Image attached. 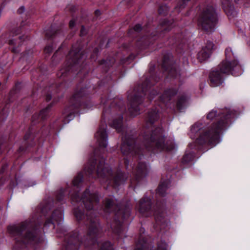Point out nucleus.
I'll return each instance as SVG.
<instances>
[{"label": "nucleus", "instance_id": "1", "mask_svg": "<svg viewBox=\"0 0 250 250\" xmlns=\"http://www.w3.org/2000/svg\"><path fill=\"white\" fill-rule=\"evenodd\" d=\"M83 176L81 173L76 175L70 186H68L65 189H61L57 195V199L61 201L64 195L68 194L72 203H80L83 205L87 210L86 213L87 232L86 236L80 241L79 233L72 232L65 236V250H78L80 245H83L85 248L92 250L96 246L97 239L101 237L102 229L98 219L92 210L96 207L99 201L98 195L96 193H91L87 189L80 198L78 192L82 183Z\"/></svg>", "mask_w": 250, "mask_h": 250}, {"label": "nucleus", "instance_id": "2", "mask_svg": "<svg viewBox=\"0 0 250 250\" xmlns=\"http://www.w3.org/2000/svg\"><path fill=\"white\" fill-rule=\"evenodd\" d=\"M158 118V109H153L148 112L145 132L139 137V140H143L141 146L139 139L135 140L133 134L126 132L123 135L121 150L124 155L140 158L143 155L145 148L153 152L163 150L169 151L172 149V146H168L165 143L162 128L156 127L153 125Z\"/></svg>", "mask_w": 250, "mask_h": 250}, {"label": "nucleus", "instance_id": "3", "mask_svg": "<svg viewBox=\"0 0 250 250\" xmlns=\"http://www.w3.org/2000/svg\"><path fill=\"white\" fill-rule=\"evenodd\" d=\"M235 115L230 109H213L207 116L208 120H216L208 127L201 123H196L191 127L190 136L195 139V144L199 146L206 145L215 146L220 141V134L226 129L229 120Z\"/></svg>", "mask_w": 250, "mask_h": 250}, {"label": "nucleus", "instance_id": "4", "mask_svg": "<svg viewBox=\"0 0 250 250\" xmlns=\"http://www.w3.org/2000/svg\"><path fill=\"white\" fill-rule=\"evenodd\" d=\"M84 170L86 174L95 177V174L103 182H107L115 188L124 184L127 179L126 175L120 169L113 172L109 166L105 164L104 159L100 157L89 160Z\"/></svg>", "mask_w": 250, "mask_h": 250}, {"label": "nucleus", "instance_id": "5", "mask_svg": "<svg viewBox=\"0 0 250 250\" xmlns=\"http://www.w3.org/2000/svg\"><path fill=\"white\" fill-rule=\"evenodd\" d=\"M7 230L15 237L16 244L20 248L37 242V228L35 221L27 220L17 224L10 225L8 227Z\"/></svg>", "mask_w": 250, "mask_h": 250}, {"label": "nucleus", "instance_id": "6", "mask_svg": "<svg viewBox=\"0 0 250 250\" xmlns=\"http://www.w3.org/2000/svg\"><path fill=\"white\" fill-rule=\"evenodd\" d=\"M153 80V77L146 79L141 86H139L134 90L132 93H128V111L132 116H135L139 114V105L142 103L144 97L146 95L147 92L150 91L147 97L149 100L153 99L154 96L157 95V91L154 89L151 90V85L154 83H150Z\"/></svg>", "mask_w": 250, "mask_h": 250}, {"label": "nucleus", "instance_id": "7", "mask_svg": "<svg viewBox=\"0 0 250 250\" xmlns=\"http://www.w3.org/2000/svg\"><path fill=\"white\" fill-rule=\"evenodd\" d=\"M217 22V13L214 7L208 6L201 13L198 25L207 33H211L215 30Z\"/></svg>", "mask_w": 250, "mask_h": 250}, {"label": "nucleus", "instance_id": "8", "mask_svg": "<svg viewBox=\"0 0 250 250\" xmlns=\"http://www.w3.org/2000/svg\"><path fill=\"white\" fill-rule=\"evenodd\" d=\"M226 59L219 65L221 71L225 73H231L235 76L242 73V67L237 61L232 48L228 47L225 50Z\"/></svg>", "mask_w": 250, "mask_h": 250}, {"label": "nucleus", "instance_id": "9", "mask_svg": "<svg viewBox=\"0 0 250 250\" xmlns=\"http://www.w3.org/2000/svg\"><path fill=\"white\" fill-rule=\"evenodd\" d=\"M84 57V55L83 54L82 52H80L79 48L75 49L73 46L67 57L69 60L67 62V66L66 68H62L57 73L58 77L59 78L65 77L66 73L70 70H73L77 64L81 62V60Z\"/></svg>", "mask_w": 250, "mask_h": 250}, {"label": "nucleus", "instance_id": "10", "mask_svg": "<svg viewBox=\"0 0 250 250\" xmlns=\"http://www.w3.org/2000/svg\"><path fill=\"white\" fill-rule=\"evenodd\" d=\"M156 208L151 206V199L147 197H144L139 202V210L140 212L146 216L154 215L156 221L159 223L161 222L162 215L160 214L161 209L157 207Z\"/></svg>", "mask_w": 250, "mask_h": 250}, {"label": "nucleus", "instance_id": "11", "mask_svg": "<svg viewBox=\"0 0 250 250\" xmlns=\"http://www.w3.org/2000/svg\"><path fill=\"white\" fill-rule=\"evenodd\" d=\"M105 211L110 212L112 210H116L118 209V211L116 214L118 218L120 215L122 216V218L124 219L127 218L130 213V208L127 206L123 209L121 208L115 204L114 200L113 199H107L105 201L104 208Z\"/></svg>", "mask_w": 250, "mask_h": 250}, {"label": "nucleus", "instance_id": "12", "mask_svg": "<svg viewBox=\"0 0 250 250\" xmlns=\"http://www.w3.org/2000/svg\"><path fill=\"white\" fill-rule=\"evenodd\" d=\"M106 125L102 122L100 127L95 135L97 143L99 147V151L102 150L104 152L107 145V134L106 133Z\"/></svg>", "mask_w": 250, "mask_h": 250}, {"label": "nucleus", "instance_id": "13", "mask_svg": "<svg viewBox=\"0 0 250 250\" xmlns=\"http://www.w3.org/2000/svg\"><path fill=\"white\" fill-rule=\"evenodd\" d=\"M148 167L146 165L142 162L139 163L133 171V177L130 179L131 186L134 188L135 185L139 183L141 179L146 175Z\"/></svg>", "mask_w": 250, "mask_h": 250}, {"label": "nucleus", "instance_id": "14", "mask_svg": "<svg viewBox=\"0 0 250 250\" xmlns=\"http://www.w3.org/2000/svg\"><path fill=\"white\" fill-rule=\"evenodd\" d=\"M63 219V210L61 208L55 210L50 219L46 220L44 227L46 228L47 226L51 225L53 229L54 228V223L56 222L58 224H60Z\"/></svg>", "mask_w": 250, "mask_h": 250}, {"label": "nucleus", "instance_id": "15", "mask_svg": "<svg viewBox=\"0 0 250 250\" xmlns=\"http://www.w3.org/2000/svg\"><path fill=\"white\" fill-rule=\"evenodd\" d=\"M223 74L218 66L217 69L211 71L209 74L210 85L212 87H215L221 84L224 81Z\"/></svg>", "mask_w": 250, "mask_h": 250}, {"label": "nucleus", "instance_id": "16", "mask_svg": "<svg viewBox=\"0 0 250 250\" xmlns=\"http://www.w3.org/2000/svg\"><path fill=\"white\" fill-rule=\"evenodd\" d=\"M213 46L214 44L212 42L208 41L207 42L205 45L203 47L198 54V59L199 61L202 62L209 58L212 53Z\"/></svg>", "mask_w": 250, "mask_h": 250}, {"label": "nucleus", "instance_id": "17", "mask_svg": "<svg viewBox=\"0 0 250 250\" xmlns=\"http://www.w3.org/2000/svg\"><path fill=\"white\" fill-rule=\"evenodd\" d=\"M85 106L83 104H81V103L78 101L75 104L70 105L67 108L65 109L63 113V122L65 124L68 123L71 120H72L74 116L75 111H73L74 109H77L80 106Z\"/></svg>", "mask_w": 250, "mask_h": 250}, {"label": "nucleus", "instance_id": "18", "mask_svg": "<svg viewBox=\"0 0 250 250\" xmlns=\"http://www.w3.org/2000/svg\"><path fill=\"white\" fill-rule=\"evenodd\" d=\"M177 93V90L174 88L167 89L162 95L160 96V100L164 103L169 101L172 97Z\"/></svg>", "mask_w": 250, "mask_h": 250}, {"label": "nucleus", "instance_id": "19", "mask_svg": "<svg viewBox=\"0 0 250 250\" xmlns=\"http://www.w3.org/2000/svg\"><path fill=\"white\" fill-rule=\"evenodd\" d=\"M51 107V105H48L46 108L41 111L39 115H34L32 117V122H39L40 120H43L47 116L49 109Z\"/></svg>", "mask_w": 250, "mask_h": 250}, {"label": "nucleus", "instance_id": "20", "mask_svg": "<svg viewBox=\"0 0 250 250\" xmlns=\"http://www.w3.org/2000/svg\"><path fill=\"white\" fill-rule=\"evenodd\" d=\"M188 100V96L186 94H182L179 96L176 106L177 109L181 111L187 105Z\"/></svg>", "mask_w": 250, "mask_h": 250}, {"label": "nucleus", "instance_id": "21", "mask_svg": "<svg viewBox=\"0 0 250 250\" xmlns=\"http://www.w3.org/2000/svg\"><path fill=\"white\" fill-rule=\"evenodd\" d=\"M123 119V116L120 115L118 119H114L111 124V126L115 128L118 132H124L125 130L122 125Z\"/></svg>", "mask_w": 250, "mask_h": 250}, {"label": "nucleus", "instance_id": "22", "mask_svg": "<svg viewBox=\"0 0 250 250\" xmlns=\"http://www.w3.org/2000/svg\"><path fill=\"white\" fill-rule=\"evenodd\" d=\"M166 70L167 71L168 77H173L178 80L180 79L181 74L178 67L172 65L170 68L166 69Z\"/></svg>", "mask_w": 250, "mask_h": 250}, {"label": "nucleus", "instance_id": "23", "mask_svg": "<svg viewBox=\"0 0 250 250\" xmlns=\"http://www.w3.org/2000/svg\"><path fill=\"white\" fill-rule=\"evenodd\" d=\"M51 205V202L42 203L39 205L38 210H39L41 214L46 216V214L47 213L48 210H50Z\"/></svg>", "mask_w": 250, "mask_h": 250}, {"label": "nucleus", "instance_id": "24", "mask_svg": "<svg viewBox=\"0 0 250 250\" xmlns=\"http://www.w3.org/2000/svg\"><path fill=\"white\" fill-rule=\"evenodd\" d=\"M122 226L121 222L115 219V221L111 224V228L114 233L120 234L122 231Z\"/></svg>", "mask_w": 250, "mask_h": 250}, {"label": "nucleus", "instance_id": "25", "mask_svg": "<svg viewBox=\"0 0 250 250\" xmlns=\"http://www.w3.org/2000/svg\"><path fill=\"white\" fill-rule=\"evenodd\" d=\"M168 183L167 181H165L159 185L157 189V193L160 195L164 196L165 195L166 190L168 187Z\"/></svg>", "mask_w": 250, "mask_h": 250}, {"label": "nucleus", "instance_id": "26", "mask_svg": "<svg viewBox=\"0 0 250 250\" xmlns=\"http://www.w3.org/2000/svg\"><path fill=\"white\" fill-rule=\"evenodd\" d=\"M172 23H173V21H167V20H164L162 22L161 25H160L161 30L162 31H169L173 27Z\"/></svg>", "mask_w": 250, "mask_h": 250}, {"label": "nucleus", "instance_id": "27", "mask_svg": "<svg viewBox=\"0 0 250 250\" xmlns=\"http://www.w3.org/2000/svg\"><path fill=\"white\" fill-rule=\"evenodd\" d=\"M74 213L76 218L78 220H82L83 218H85V216L83 214V206H82L81 207H79L77 208H75L74 209Z\"/></svg>", "mask_w": 250, "mask_h": 250}, {"label": "nucleus", "instance_id": "28", "mask_svg": "<svg viewBox=\"0 0 250 250\" xmlns=\"http://www.w3.org/2000/svg\"><path fill=\"white\" fill-rule=\"evenodd\" d=\"M194 158V153L192 152H186L182 159L183 163H188L193 160Z\"/></svg>", "mask_w": 250, "mask_h": 250}, {"label": "nucleus", "instance_id": "29", "mask_svg": "<svg viewBox=\"0 0 250 250\" xmlns=\"http://www.w3.org/2000/svg\"><path fill=\"white\" fill-rule=\"evenodd\" d=\"M112 246L110 242L105 241L102 243L100 250H112Z\"/></svg>", "mask_w": 250, "mask_h": 250}, {"label": "nucleus", "instance_id": "30", "mask_svg": "<svg viewBox=\"0 0 250 250\" xmlns=\"http://www.w3.org/2000/svg\"><path fill=\"white\" fill-rule=\"evenodd\" d=\"M189 0H183L181 2H180L177 6L176 7V9H177L178 8H184L186 4V2L189 1Z\"/></svg>", "mask_w": 250, "mask_h": 250}, {"label": "nucleus", "instance_id": "31", "mask_svg": "<svg viewBox=\"0 0 250 250\" xmlns=\"http://www.w3.org/2000/svg\"><path fill=\"white\" fill-rule=\"evenodd\" d=\"M141 29H142V28H141V25L137 24L135 26H134V27L132 30H133L134 31L138 32L141 30Z\"/></svg>", "mask_w": 250, "mask_h": 250}, {"label": "nucleus", "instance_id": "32", "mask_svg": "<svg viewBox=\"0 0 250 250\" xmlns=\"http://www.w3.org/2000/svg\"><path fill=\"white\" fill-rule=\"evenodd\" d=\"M52 51V46L48 45L45 47L44 49V51L46 53H49Z\"/></svg>", "mask_w": 250, "mask_h": 250}, {"label": "nucleus", "instance_id": "33", "mask_svg": "<svg viewBox=\"0 0 250 250\" xmlns=\"http://www.w3.org/2000/svg\"><path fill=\"white\" fill-rule=\"evenodd\" d=\"M86 29H85V28L83 26H82L81 29L80 35L82 36H84L86 34Z\"/></svg>", "mask_w": 250, "mask_h": 250}, {"label": "nucleus", "instance_id": "34", "mask_svg": "<svg viewBox=\"0 0 250 250\" xmlns=\"http://www.w3.org/2000/svg\"><path fill=\"white\" fill-rule=\"evenodd\" d=\"M82 96V94L81 93H78L74 94L73 97V100H75L80 97Z\"/></svg>", "mask_w": 250, "mask_h": 250}, {"label": "nucleus", "instance_id": "35", "mask_svg": "<svg viewBox=\"0 0 250 250\" xmlns=\"http://www.w3.org/2000/svg\"><path fill=\"white\" fill-rule=\"evenodd\" d=\"M76 21L75 20H72L70 21L69 22V26L71 28H72L75 24Z\"/></svg>", "mask_w": 250, "mask_h": 250}, {"label": "nucleus", "instance_id": "36", "mask_svg": "<svg viewBox=\"0 0 250 250\" xmlns=\"http://www.w3.org/2000/svg\"><path fill=\"white\" fill-rule=\"evenodd\" d=\"M24 11V7L23 6L21 7L17 11L19 14L22 13Z\"/></svg>", "mask_w": 250, "mask_h": 250}, {"label": "nucleus", "instance_id": "37", "mask_svg": "<svg viewBox=\"0 0 250 250\" xmlns=\"http://www.w3.org/2000/svg\"><path fill=\"white\" fill-rule=\"evenodd\" d=\"M125 164L126 167V168H128V164H129V161L127 159L125 158Z\"/></svg>", "mask_w": 250, "mask_h": 250}, {"label": "nucleus", "instance_id": "38", "mask_svg": "<svg viewBox=\"0 0 250 250\" xmlns=\"http://www.w3.org/2000/svg\"><path fill=\"white\" fill-rule=\"evenodd\" d=\"M104 63H105V65L107 64L108 66H109V65H111V63H110V64H109L107 60H106V61L103 60L102 61L101 64H103Z\"/></svg>", "mask_w": 250, "mask_h": 250}, {"label": "nucleus", "instance_id": "39", "mask_svg": "<svg viewBox=\"0 0 250 250\" xmlns=\"http://www.w3.org/2000/svg\"><path fill=\"white\" fill-rule=\"evenodd\" d=\"M51 95H50L49 94H48L46 96V100L47 101H49L51 100Z\"/></svg>", "mask_w": 250, "mask_h": 250}, {"label": "nucleus", "instance_id": "40", "mask_svg": "<svg viewBox=\"0 0 250 250\" xmlns=\"http://www.w3.org/2000/svg\"><path fill=\"white\" fill-rule=\"evenodd\" d=\"M95 13L96 15L97 16L100 15L101 14L100 11L98 10H96Z\"/></svg>", "mask_w": 250, "mask_h": 250}, {"label": "nucleus", "instance_id": "41", "mask_svg": "<svg viewBox=\"0 0 250 250\" xmlns=\"http://www.w3.org/2000/svg\"><path fill=\"white\" fill-rule=\"evenodd\" d=\"M46 36L49 38H50L52 36V35H50V34L49 33V32H46Z\"/></svg>", "mask_w": 250, "mask_h": 250}, {"label": "nucleus", "instance_id": "42", "mask_svg": "<svg viewBox=\"0 0 250 250\" xmlns=\"http://www.w3.org/2000/svg\"><path fill=\"white\" fill-rule=\"evenodd\" d=\"M9 43H10V44H15L14 40L10 41Z\"/></svg>", "mask_w": 250, "mask_h": 250}, {"label": "nucleus", "instance_id": "43", "mask_svg": "<svg viewBox=\"0 0 250 250\" xmlns=\"http://www.w3.org/2000/svg\"><path fill=\"white\" fill-rule=\"evenodd\" d=\"M162 7H163V6L160 7V8H159V12L160 14H162L163 13V12L161 11V8Z\"/></svg>", "mask_w": 250, "mask_h": 250}, {"label": "nucleus", "instance_id": "44", "mask_svg": "<svg viewBox=\"0 0 250 250\" xmlns=\"http://www.w3.org/2000/svg\"><path fill=\"white\" fill-rule=\"evenodd\" d=\"M28 137H29V135H28V134H26V135H25L24 138H25V140L27 139L28 138Z\"/></svg>", "mask_w": 250, "mask_h": 250}, {"label": "nucleus", "instance_id": "45", "mask_svg": "<svg viewBox=\"0 0 250 250\" xmlns=\"http://www.w3.org/2000/svg\"><path fill=\"white\" fill-rule=\"evenodd\" d=\"M189 146H190V147H191L192 148H193L194 147H195V146H195V145L194 144L193 145V146H192V144H189Z\"/></svg>", "mask_w": 250, "mask_h": 250}, {"label": "nucleus", "instance_id": "46", "mask_svg": "<svg viewBox=\"0 0 250 250\" xmlns=\"http://www.w3.org/2000/svg\"><path fill=\"white\" fill-rule=\"evenodd\" d=\"M223 5H224V7L226 5H227V3H226V1L223 2Z\"/></svg>", "mask_w": 250, "mask_h": 250}, {"label": "nucleus", "instance_id": "47", "mask_svg": "<svg viewBox=\"0 0 250 250\" xmlns=\"http://www.w3.org/2000/svg\"><path fill=\"white\" fill-rule=\"evenodd\" d=\"M120 110L121 111H124V110H125V108H124V106H123V107H122V109H121V108L120 107Z\"/></svg>", "mask_w": 250, "mask_h": 250}, {"label": "nucleus", "instance_id": "48", "mask_svg": "<svg viewBox=\"0 0 250 250\" xmlns=\"http://www.w3.org/2000/svg\"><path fill=\"white\" fill-rule=\"evenodd\" d=\"M94 153L95 155H97L98 153V150H95Z\"/></svg>", "mask_w": 250, "mask_h": 250}, {"label": "nucleus", "instance_id": "49", "mask_svg": "<svg viewBox=\"0 0 250 250\" xmlns=\"http://www.w3.org/2000/svg\"><path fill=\"white\" fill-rule=\"evenodd\" d=\"M105 111H104V112H103V115H104V116H105Z\"/></svg>", "mask_w": 250, "mask_h": 250}, {"label": "nucleus", "instance_id": "50", "mask_svg": "<svg viewBox=\"0 0 250 250\" xmlns=\"http://www.w3.org/2000/svg\"><path fill=\"white\" fill-rule=\"evenodd\" d=\"M114 62V60L113 59L112 60V63H113Z\"/></svg>", "mask_w": 250, "mask_h": 250}, {"label": "nucleus", "instance_id": "51", "mask_svg": "<svg viewBox=\"0 0 250 250\" xmlns=\"http://www.w3.org/2000/svg\"><path fill=\"white\" fill-rule=\"evenodd\" d=\"M165 63H164L163 64V67H165Z\"/></svg>", "mask_w": 250, "mask_h": 250}, {"label": "nucleus", "instance_id": "52", "mask_svg": "<svg viewBox=\"0 0 250 250\" xmlns=\"http://www.w3.org/2000/svg\"><path fill=\"white\" fill-rule=\"evenodd\" d=\"M236 2H237L239 0H234Z\"/></svg>", "mask_w": 250, "mask_h": 250}, {"label": "nucleus", "instance_id": "53", "mask_svg": "<svg viewBox=\"0 0 250 250\" xmlns=\"http://www.w3.org/2000/svg\"><path fill=\"white\" fill-rule=\"evenodd\" d=\"M197 149H199V147L197 146Z\"/></svg>", "mask_w": 250, "mask_h": 250}]
</instances>
